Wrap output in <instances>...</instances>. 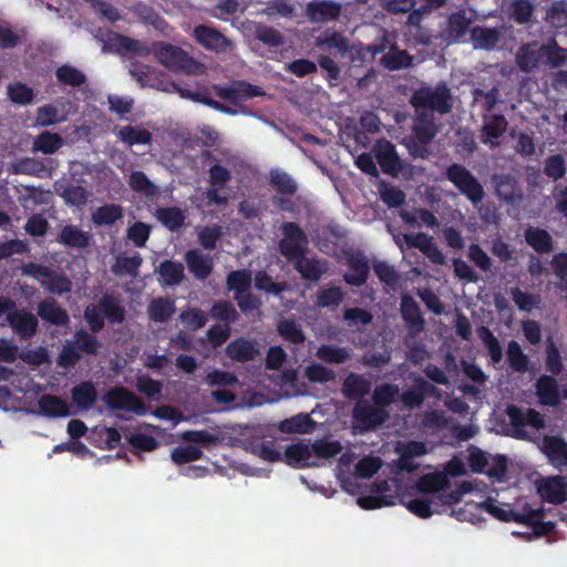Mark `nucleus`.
<instances>
[{"mask_svg": "<svg viewBox=\"0 0 567 567\" xmlns=\"http://www.w3.org/2000/svg\"><path fill=\"white\" fill-rule=\"evenodd\" d=\"M449 480L444 473H431L423 475L416 483V496L408 499L402 496L400 502L414 515L429 518L439 512L444 505L457 503L461 495L470 493L472 485L464 482L457 491L447 492Z\"/></svg>", "mask_w": 567, "mask_h": 567, "instance_id": "1", "label": "nucleus"}, {"mask_svg": "<svg viewBox=\"0 0 567 567\" xmlns=\"http://www.w3.org/2000/svg\"><path fill=\"white\" fill-rule=\"evenodd\" d=\"M412 103L417 113L413 128L414 134L421 143L425 144L436 133V127L429 112L447 113L452 106L451 96L447 87L440 84L436 87H422L416 91L412 97Z\"/></svg>", "mask_w": 567, "mask_h": 567, "instance_id": "2", "label": "nucleus"}, {"mask_svg": "<svg viewBox=\"0 0 567 567\" xmlns=\"http://www.w3.org/2000/svg\"><path fill=\"white\" fill-rule=\"evenodd\" d=\"M465 506L470 515L461 511H453V514H456L460 520L472 519V511L483 508L497 519L532 525L536 535H542L546 532L545 526L538 524L540 520L539 511L532 509L527 504H516L513 506L487 498L482 503H466Z\"/></svg>", "mask_w": 567, "mask_h": 567, "instance_id": "3", "label": "nucleus"}, {"mask_svg": "<svg viewBox=\"0 0 567 567\" xmlns=\"http://www.w3.org/2000/svg\"><path fill=\"white\" fill-rule=\"evenodd\" d=\"M399 395V388L392 384H382L374 389L373 401L371 405L368 401H359L353 410V416L357 422L355 427L370 430L381 424L386 419L384 406L393 402Z\"/></svg>", "mask_w": 567, "mask_h": 567, "instance_id": "4", "label": "nucleus"}, {"mask_svg": "<svg viewBox=\"0 0 567 567\" xmlns=\"http://www.w3.org/2000/svg\"><path fill=\"white\" fill-rule=\"evenodd\" d=\"M340 452L341 445L337 441L319 440L313 444L298 442L286 447L284 462L296 467L312 466L318 457H331Z\"/></svg>", "mask_w": 567, "mask_h": 567, "instance_id": "5", "label": "nucleus"}, {"mask_svg": "<svg viewBox=\"0 0 567 567\" xmlns=\"http://www.w3.org/2000/svg\"><path fill=\"white\" fill-rule=\"evenodd\" d=\"M155 56L161 64L172 71H182L194 75L205 72V66L202 63L197 62L184 50L172 44H156Z\"/></svg>", "mask_w": 567, "mask_h": 567, "instance_id": "6", "label": "nucleus"}, {"mask_svg": "<svg viewBox=\"0 0 567 567\" xmlns=\"http://www.w3.org/2000/svg\"><path fill=\"white\" fill-rule=\"evenodd\" d=\"M388 48L389 51L381 59L382 64L386 69L398 70L411 65L412 58L405 51H401L394 48L388 34H383L381 44L367 47L359 44L353 47L352 50L360 54L364 60L367 55L373 59L378 53L384 51Z\"/></svg>", "mask_w": 567, "mask_h": 567, "instance_id": "7", "label": "nucleus"}, {"mask_svg": "<svg viewBox=\"0 0 567 567\" xmlns=\"http://www.w3.org/2000/svg\"><path fill=\"white\" fill-rule=\"evenodd\" d=\"M446 175L457 189L474 205L483 199L484 190L482 185L466 168L460 165H452L447 169Z\"/></svg>", "mask_w": 567, "mask_h": 567, "instance_id": "8", "label": "nucleus"}, {"mask_svg": "<svg viewBox=\"0 0 567 567\" xmlns=\"http://www.w3.org/2000/svg\"><path fill=\"white\" fill-rule=\"evenodd\" d=\"M399 497L398 484L383 481L373 485L372 495L362 496L357 504L363 509H375L384 506H392Z\"/></svg>", "mask_w": 567, "mask_h": 567, "instance_id": "9", "label": "nucleus"}, {"mask_svg": "<svg viewBox=\"0 0 567 567\" xmlns=\"http://www.w3.org/2000/svg\"><path fill=\"white\" fill-rule=\"evenodd\" d=\"M284 238L280 241L281 254L297 260L305 256L307 239L299 227L292 223L282 225Z\"/></svg>", "mask_w": 567, "mask_h": 567, "instance_id": "10", "label": "nucleus"}, {"mask_svg": "<svg viewBox=\"0 0 567 567\" xmlns=\"http://www.w3.org/2000/svg\"><path fill=\"white\" fill-rule=\"evenodd\" d=\"M105 404L113 410L130 411L136 414H145V405L130 391L123 388L112 389L103 396Z\"/></svg>", "mask_w": 567, "mask_h": 567, "instance_id": "11", "label": "nucleus"}, {"mask_svg": "<svg viewBox=\"0 0 567 567\" xmlns=\"http://www.w3.org/2000/svg\"><path fill=\"white\" fill-rule=\"evenodd\" d=\"M23 272L29 275L53 293H63L71 289L70 281L62 276L51 274L45 267L29 264L24 266Z\"/></svg>", "mask_w": 567, "mask_h": 567, "instance_id": "12", "label": "nucleus"}, {"mask_svg": "<svg viewBox=\"0 0 567 567\" xmlns=\"http://www.w3.org/2000/svg\"><path fill=\"white\" fill-rule=\"evenodd\" d=\"M193 35L205 49L215 51L216 53H224L233 48V43L229 39L217 30L206 25L196 27Z\"/></svg>", "mask_w": 567, "mask_h": 567, "instance_id": "13", "label": "nucleus"}, {"mask_svg": "<svg viewBox=\"0 0 567 567\" xmlns=\"http://www.w3.org/2000/svg\"><path fill=\"white\" fill-rule=\"evenodd\" d=\"M507 414L512 424L515 426V432L518 437H526L524 431L525 426H530L535 430H539L544 426L543 417L534 410L508 406Z\"/></svg>", "mask_w": 567, "mask_h": 567, "instance_id": "14", "label": "nucleus"}, {"mask_svg": "<svg viewBox=\"0 0 567 567\" xmlns=\"http://www.w3.org/2000/svg\"><path fill=\"white\" fill-rule=\"evenodd\" d=\"M72 111V104L65 100L55 101L52 104L41 106L37 113V123L41 126H50L68 118Z\"/></svg>", "mask_w": 567, "mask_h": 567, "instance_id": "15", "label": "nucleus"}, {"mask_svg": "<svg viewBox=\"0 0 567 567\" xmlns=\"http://www.w3.org/2000/svg\"><path fill=\"white\" fill-rule=\"evenodd\" d=\"M382 171L389 175H398L401 169L400 158L394 146L388 141H379L372 150Z\"/></svg>", "mask_w": 567, "mask_h": 567, "instance_id": "16", "label": "nucleus"}, {"mask_svg": "<svg viewBox=\"0 0 567 567\" xmlns=\"http://www.w3.org/2000/svg\"><path fill=\"white\" fill-rule=\"evenodd\" d=\"M538 493L547 502L563 503L567 499V482L563 476L543 478L538 483Z\"/></svg>", "mask_w": 567, "mask_h": 567, "instance_id": "17", "label": "nucleus"}, {"mask_svg": "<svg viewBox=\"0 0 567 567\" xmlns=\"http://www.w3.org/2000/svg\"><path fill=\"white\" fill-rule=\"evenodd\" d=\"M395 452L399 454L398 467L411 472L416 467L411 460L426 454L427 450L424 443L411 441L396 443Z\"/></svg>", "mask_w": 567, "mask_h": 567, "instance_id": "18", "label": "nucleus"}, {"mask_svg": "<svg viewBox=\"0 0 567 567\" xmlns=\"http://www.w3.org/2000/svg\"><path fill=\"white\" fill-rule=\"evenodd\" d=\"M544 50L545 45L536 42L522 47L516 55V61L520 70L530 72L536 69L545 59Z\"/></svg>", "mask_w": 567, "mask_h": 567, "instance_id": "19", "label": "nucleus"}, {"mask_svg": "<svg viewBox=\"0 0 567 567\" xmlns=\"http://www.w3.org/2000/svg\"><path fill=\"white\" fill-rule=\"evenodd\" d=\"M549 463L557 468L567 466V443L557 437L546 436L540 445Z\"/></svg>", "mask_w": 567, "mask_h": 567, "instance_id": "20", "label": "nucleus"}, {"mask_svg": "<svg viewBox=\"0 0 567 567\" xmlns=\"http://www.w3.org/2000/svg\"><path fill=\"white\" fill-rule=\"evenodd\" d=\"M341 6L331 0H315L307 6V16L312 22H323L339 17Z\"/></svg>", "mask_w": 567, "mask_h": 567, "instance_id": "21", "label": "nucleus"}, {"mask_svg": "<svg viewBox=\"0 0 567 567\" xmlns=\"http://www.w3.org/2000/svg\"><path fill=\"white\" fill-rule=\"evenodd\" d=\"M226 352L231 360L239 362L252 361L260 354L257 343L246 339H237L230 342Z\"/></svg>", "mask_w": 567, "mask_h": 567, "instance_id": "22", "label": "nucleus"}, {"mask_svg": "<svg viewBox=\"0 0 567 567\" xmlns=\"http://www.w3.org/2000/svg\"><path fill=\"white\" fill-rule=\"evenodd\" d=\"M507 121L502 115H492L484 118L482 130V142L495 147L499 144L498 138L505 133Z\"/></svg>", "mask_w": 567, "mask_h": 567, "instance_id": "23", "label": "nucleus"}, {"mask_svg": "<svg viewBox=\"0 0 567 567\" xmlns=\"http://www.w3.org/2000/svg\"><path fill=\"white\" fill-rule=\"evenodd\" d=\"M216 93L219 97L236 102L240 99L259 96L262 94L260 89L246 82H236L230 86H218Z\"/></svg>", "mask_w": 567, "mask_h": 567, "instance_id": "24", "label": "nucleus"}, {"mask_svg": "<svg viewBox=\"0 0 567 567\" xmlns=\"http://www.w3.org/2000/svg\"><path fill=\"white\" fill-rule=\"evenodd\" d=\"M40 413L48 417H63L70 414L68 402L59 396L45 394L39 399Z\"/></svg>", "mask_w": 567, "mask_h": 567, "instance_id": "25", "label": "nucleus"}, {"mask_svg": "<svg viewBox=\"0 0 567 567\" xmlns=\"http://www.w3.org/2000/svg\"><path fill=\"white\" fill-rule=\"evenodd\" d=\"M8 322L11 328L21 337H30L35 332L37 318L25 311H13L8 315Z\"/></svg>", "mask_w": 567, "mask_h": 567, "instance_id": "26", "label": "nucleus"}, {"mask_svg": "<svg viewBox=\"0 0 567 567\" xmlns=\"http://www.w3.org/2000/svg\"><path fill=\"white\" fill-rule=\"evenodd\" d=\"M106 49L121 53L133 52L142 56L148 54V49L142 43L120 34H113L109 38L106 45H104V50Z\"/></svg>", "mask_w": 567, "mask_h": 567, "instance_id": "27", "label": "nucleus"}, {"mask_svg": "<svg viewBox=\"0 0 567 567\" xmlns=\"http://www.w3.org/2000/svg\"><path fill=\"white\" fill-rule=\"evenodd\" d=\"M186 262L190 272L198 279L206 278L213 268V259L208 254L190 250L186 255Z\"/></svg>", "mask_w": 567, "mask_h": 567, "instance_id": "28", "label": "nucleus"}, {"mask_svg": "<svg viewBox=\"0 0 567 567\" xmlns=\"http://www.w3.org/2000/svg\"><path fill=\"white\" fill-rule=\"evenodd\" d=\"M296 269L308 280H318L327 272L328 266L324 260L302 256L296 260Z\"/></svg>", "mask_w": 567, "mask_h": 567, "instance_id": "29", "label": "nucleus"}, {"mask_svg": "<svg viewBox=\"0 0 567 567\" xmlns=\"http://www.w3.org/2000/svg\"><path fill=\"white\" fill-rule=\"evenodd\" d=\"M72 401L80 410H89L96 401L97 392L91 382H82L71 391Z\"/></svg>", "mask_w": 567, "mask_h": 567, "instance_id": "30", "label": "nucleus"}, {"mask_svg": "<svg viewBox=\"0 0 567 567\" xmlns=\"http://www.w3.org/2000/svg\"><path fill=\"white\" fill-rule=\"evenodd\" d=\"M38 315L45 321L55 326H65L69 322L66 312L53 299H47L39 305Z\"/></svg>", "mask_w": 567, "mask_h": 567, "instance_id": "31", "label": "nucleus"}, {"mask_svg": "<svg viewBox=\"0 0 567 567\" xmlns=\"http://www.w3.org/2000/svg\"><path fill=\"white\" fill-rule=\"evenodd\" d=\"M471 20L466 18L464 12L452 14L449 19L447 29L442 37L449 42L458 41L466 32Z\"/></svg>", "mask_w": 567, "mask_h": 567, "instance_id": "32", "label": "nucleus"}, {"mask_svg": "<svg viewBox=\"0 0 567 567\" xmlns=\"http://www.w3.org/2000/svg\"><path fill=\"white\" fill-rule=\"evenodd\" d=\"M537 395L542 404L557 405L559 402V391L556 381L550 377H542L537 382Z\"/></svg>", "mask_w": 567, "mask_h": 567, "instance_id": "33", "label": "nucleus"}, {"mask_svg": "<svg viewBox=\"0 0 567 567\" xmlns=\"http://www.w3.org/2000/svg\"><path fill=\"white\" fill-rule=\"evenodd\" d=\"M401 312L403 319L409 323L411 329L419 332L423 329V319L420 316V310L416 302L408 295L402 297Z\"/></svg>", "mask_w": 567, "mask_h": 567, "instance_id": "34", "label": "nucleus"}, {"mask_svg": "<svg viewBox=\"0 0 567 567\" xmlns=\"http://www.w3.org/2000/svg\"><path fill=\"white\" fill-rule=\"evenodd\" d=\"M371 389V382L362 375L350 374L343 382V392L351 399L364 396Z\"/></svg>", "mask_w": 567, "mask_h": 567, "instance_id": "35", "label": "nucleus"}, {"mask_svg": "<svg viewBox=\"0 0 567 567\" xmlns=\"http://www.w3.org/2000/svg\"><path fill=\"white\" fill-rule=\"evenodd\" d=\"M499 40L496 29L474 28L471 31V41L475 49H493Z\"/></svg>", "mask_w": 567, "mask_h": 567, "instance_id": "36", "label": "nucleus"}, {"mask_svg": "<svg viewBox=\"0 0 567 567\" xmlns=\"http://www.w3.org/2000/svg\"><path fill=\"white\" fill-rule=\"evenodd\" d=\"M118 138L128 146L143 145L151 142V133L141 126H124L117 132Z\"/></svg>", "mask_w": 567, "mask_h": 567, "instance_id": "37", "label": "nucleus"}, {"mask_svg": "<svg viewBox=\"0 0 567 567\" xmlns=\"http://www.w3.org/2000/svg\"><path fill=\"white\" fill-rule=\"evenodd\" d=\"M315 422L308 414H297L279 423V430L284 433H309L312 431Z\"/></svg>", "mask_w": 567, "mask_h": 567, "instance_id": "38", "label": "nucleus"}, {"mask_svg": "<svg viewBox=\"0 0 567 567\" xmlns=\"http://www.w3.org/2000/svg\"><path fill=\"white\" fill-rule=\"evenodd\" d=\"M91 235L75 226H65L61 230L60 241L73 248H83L89 245Z\"/></svg>", "mask_w": 567, "mask_h": 567, "instance_id": "39", "label": "nucleus"}, {"mask_svg": "<svg viewBox=\"0 0 567 567\" xmlns=\"http://www.w3.org/2000/svg\"><path fill=\"white\" fill-rule=\"evenodd\" d=\"M349 266L353 270V274H349L344 276V280L349 285L360 286L362 285L368 275V262L362 255H352L349 258Z\"/></svg>", "mask_w": 567, "mask_h": 567, "instance_id": "40", "label": "nucleus"}, {"mask_svg": "<svg viewBox=\"0 0 567 567\" xmlns=\"http://www.w3.org/2000/svg\"><path fill=\"white\" fill-rule=\"evenodd\" d=\"M175 311L174 301L171 299L158 298L153 300L147 309L148 316L156 322H164L171 318Z\"/></svg>", "mask_w": 567, "mask_h": 567, "instance_id": "41", "label": "nucleus"}, {"mask_svg": "<svg viewBox=\"0 0 567 567\" xmlns=\"http://www.w3.org/2000/svg\"><path fill=\"white\" fill-rule=\"evenodd\" d=\"M127 184L134 192L145 197H152L157 192L156 186L140 171H132L130 173Z\"/></svg>", "mask_w": 567, "mask_h": 567, "instance_id": "42", "label": "nucleus"}, {"mask_svg": "<svg viewBox=\"0 0 567 567\" xmlns=\"http://www.w3.org/2000/svg\"><path fill=\"white\" fill-rule=\"evenodd\" d=\"M427 391L434 392L435 389L432 385H430L426 381H424L423 379L417 378L415 380L414 386L412 389H410L409 391H406L402 395V401H403L404 405H406L409 408L419 406L423 402L424 394Z\"/></svg>", "mask_w": 567, "mask_h": 567, "instance_id": "43", "label": "nucleus"}, {"mask_svg": "<svg viewBox=\"0 0 567 567\" xmlns=\"http://www.w3.org/2000/svg\"><path fill=\"white\" fill-rule=\"evenodd\" d=\"M525 239L538 252L551 250V237L546 230L528 228L525 233Z\"/></svg>", "mask_w": 567, "mask_h": 567, "instance_id": "44", "label": "nucleus"}, {"mask_svg": "<svg viewBox=\"0 0 567 567\" xmlns=\"http://www.w3.org/2000/svg\"><path fill=\"white\" fill-rule=\"evenodd\" d=\"M317 358L333 364L346 362L351 357V352L347 348L336 346H321L316 353Z\"/></svg>", "mask_w": 567, "mask_h": 567, "instance_id": "45", "label": "nucleus"}, {"mask_svg": "<svg viewBox=\"0 0 567 567\" xmlns=\"http://www.w3.org/2000/svg\"><path fill=\"white\" fill-rule=\"evenodd\" d=\"M478 338L485 346L488 351L491 362L493 364H497L502 361L503 351L499 346L498 340L493 336V333L485 327H482L477 330Z\"/></svg>", "mask_w": 567, "mask_h": 567, "instance_id": "46", "label": "nucleus"}, {"mask_svg": "<svg viewBox=\"0 0 567 567\" xmlns=\"http://www.w3.org/2000/svg\"><path fill=\"white\" fill-rule=\"evenodd\" d=\"M393 238L402 252L404 251V245L408 247H416L422 252L426 251V249L433 245L432 238L422 233L412 235L405 234L402 236H394Z\"/></svg>", "mask_w": 567, "mask_h": 567, "instance_id": "47", "label": "nucleus"}, {"mask_svg": "<svg viewBox=\"0 0 567 567\" xmlns=\"http://www.w3.org/2000/svg\"><path fill=\"white\" fill-rule=\"evenodd\" d=\"M159 278L164 285H177L184 277V267L179 262L165 261L159 266Z\"/></svg>", "mask_w": 567, "mask_h": 567, "instance_id": "48", "label": "nucleus"}, {"mask_svg": "<svg viewBox=\"0 0 567 567\" xmlns=\"http://www.w3.org/2000/svg\"><path fill=\"white\" fill-rule=\"evenodd\" d=\"M122 207L115 204H110L97 208L92 215V220L96 225H110L122 218Z\"/></svg>", "mask_w": 567, "mask_h": 567, "instance_id": "49", "label": "nucleus"}, {"mask_svg": "<svg viewBox=\"0 0 567 567\" xmlns=\"http://www.w3.org/2000/svg\"><path fill=\"white\" fill-rule=\"evenodd\" d=\"M203 452L199 446L189 443L175 447L171 453V458L175 464H184L197 461L202 457Z\"/></svg>", "mask_w": 567, "mask_h": 567, "instance_id": "50", "label": "nucleus"}, {"mask_svg": "<svg viewBox=\"0 0 567 567\" xmlns=\"http://www.w3.org/2000/svg\"><path fill=\"white\" fill-rule=\"evenodd\" d=\"M513 301L522 311H532L537 309L540 305V297L530 292L523 291L518 288L511 290Z\"/></svg>", "mask_w": 567, "mask_h": 567, "instance_id": "51", "label": "nucleus"}, {"mask_svg": "<svg viewBox=\"0 0 567 567\" xmlns=\"http://www.w3.org/2000/svg\"><path fill=\"white\" fill-rule=\"evenodd\" d=\"M61 145L62 138L58 134L44 132L35 138L33 148L44 154H52L56 152Z\"/></svg>", "mask_w": 567, "mask_h": 567, "instance_id": "52", "label": "nucleus"}, {"mask_svg": "<svg viewBox=\"0 0 567 567\" xmlns=\"http://www.w3.org/2000/svg\"><path fill=\"white\" fill-rule=\"evenodd\" d=\"M401 216L406 223H409L415 227H422V226L434 227L437 225L436 217L432 213L424 210V209H415L413 212H402Z\"/></svg>", "mask_w": 567, "mask_h": 567, "instance_id": "53", "label": "nucleus"}, {"mask_svg": "<svg viewBox=\"0 0 567 567\" xmlns=\"http://www.w3.org/2000/svg\"><path fill=\"white\" fill-rule=\"evenodd\" d=\"M251 284V275L247 270H237L229 274L227 285L235 296L245 295Z\"/></svg>", "mask_w": 567, "mask_h": 567, "instance_id": "54", "label": "nucleus"}, {"mask_svg": "<svg viewBox=\"0 0 567 567\" xmlns=\"http://www.w3.org/2000/svg\"><path fill=\"white\" fill-rule=\"evenodd\" d=\"M305 377L315 383H327L336 379V372L332 369L319 363H311L305 369Z\"/></svg>", "mask_w": 567, "mask_h": 567, "instance_id": "55", "label": "nucleus"}, {"mask_svg": "<svg viewBox=\"0 0 567 567\" xmlns=\"http://www.w3.org/2000/svg\"><path fill=\"white\" fill-rule=\"evenodd\" d=\"M183 441L202 447H208L218 442V436L208 431H185L181 434Z\"/></svg>", "mask_w": 567, "mask_h": 567, "instance_id": "56", "label": "nucleus"}, {"mask_svg": "<svg viewBox=\"0 0 567 567\" xmlns=\"http://www.w3.org/2000/svg\"><path fill=\"white\" fill-rule=\"evenodd\" d=\"M141 264L142 258L135 252L131 256H118L113 269L117 274L135 275Z\"/></svg>", "mask_w": 567, "mask_h": 567, "instance_id": "57", "label": "nucleus"}, {"mask_svg": "<svg viewBox=\"0 0 567 567\" xmlns=\"http://www.w3.org/2000/svg\"><path fill=\"white\" fill-rule=\"evenodd\" d=\"M157 219L169 229L178 228L184 221V214L178 208H159L156 212Z\"/></svg>", "mask_w": 567, "mask_h": 567, "instance_id": "58", "label": "nucleus"}, {"mask_svg": "<svg viewBox=\"0 0 567 567\" xmlns=\"http://www.w3.org/2000/svg\"><path fill=\"white\" fill-rule=\"evenodd\" d=\"M343 298V291L339 287H330L319 291L316 305L320 308L337 307Z\"/></svg>", "mask_w": 567, "mask_h": 567, "instance_id": "59", "label": "nucleus"}, {"mask_svg": "<svg viewBox=\"0 0 567 567\" xmlns=\"http://www.w3.org/2000/svg\"><path fill=\"white\" fill-rule=\"evenodd\" d=\"M282 386H287L286 396L302 395L306 393L305 385H300L297 379V371L292 369L285 370L280 375Z\"/></svg>", "mask_w": 567, "mask_h": 567, "instance_id": "60", "label": "nucleus"}, {"mask_svg": "<svg viewBox=\"0 0 567 567\" xmlns=\"http://www.w3.org/2000/svg\"><path fill=\"white\" fill-rule=\"evenodd\" d=\"M65 203L70 205L81 206L87 203L90 193L82 186H71L63 190H58Z\"/></svg>", "mask_w": 567, "mask_h": 567, "instance_id": "61", "label": "nucleus"}, {"mask_svg": "<svg viewBox=\"0 0 567 567\" xmlns=\"http://www.w3.org/2000/svg\"><path fill=\"white\" fill-rule=\"evenodd\" d=\"M382 466V461L375 456H367L360 460L355 465V474L361 478H370Z\"/></svg>", "mask_w": 567, "mask_h": 567, "instance_id": "62", "label": "nucleus"}, {"mask_svg": "<svg viewBox=\"0 0 567 567\" xmlns=\"http://www.w3.org/2000/svg\"><path fill=\"white\" fill-rule=\"evenodd\" d=\"M278 331L282 338L293 343L302 342L305 339L300 327L291 320H281L278 323Z\"/></svg>", "mask_w": 567, "mask_h": 567, "instance_id": "63", "label": "nucleus"}, {"mask_svg": "<svg viewBox=\"0 0 567 567\" xmlns=\"http://www.w3.org/2000/svg\"><path fill=\"white\" fill-rule=\"evenodd\" d=\"M507 467V460L503 455H495L489 457V464L485 470V474L497 482H501L505 477Z\"/></svg>", "mask_w": 567, "mask_h": 567, "instance_id": "64", "label": "nucleus"}]
</instances>
